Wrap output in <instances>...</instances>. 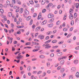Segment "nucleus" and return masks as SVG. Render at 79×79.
Wrapping results in <instances>:
<instances>
[{
  "mask_svg": "<svg viewBox=\"0 0 79 79\" xmlns=\"http://www.w3.org/2000/svg\"><path fill=\"white\" fill-rule=\"evenodd\" d=\"M43 46L46 49H48V48H50V47H51V46H50V45L49 44H47L46 45L43 44Z\"/></svg>",
  "mask_w": 79,
  "mask_h": 79,
  "instance_id": "1",
  "label": "nucleus"
},
{
  "mask_svg": "<svg viewBox=\"0 0 79 79\" xmlns=\"http://www.w3.org/2000/svg\"><path fill=\"white\" fill-rule=\"evenodd\" d=\"M76 70V68L75 67H72L71 69V72H75Z\"/></svg>",
  "mask_w": 79,
  "mask_h": 79,
  "instance_id": "2",
  "label": "nucleus"
},
{
  "mask_svg": "<svg viewBox=\"0 0 79 79\" xmlns=\"http://www.w3.org/2000/svg\"><path fill=\"white\" fill-rule=\"evenodd\" d=\"M53 17H54V15L52 14H49L48 15V18H53Z\"/></svg>",
  "mask_w": 79,
  "mask_h": 79,
  "instance_id": "3",
  "label": "nucleus"
},
{
  "mask_svg": "<svg viewBox=\"0 0 79 79\" xmlns=\"http://www.w3.org/2000/svg\"><path fill=\"white\" fill-rule=\"evenodd\" d=\"M52 5H53V4H52V3H49V4H48L47 8L48 9V10H50V8H49V6H52Z\"/></svg>",
  "mask_w": 79,
  "mask_h": 79,
  "instance_id": "4",
  "label": "nucleus"
},
{
  "mask_svg": "<svg viewBox=\"0 0 79 79\" xmlns=\"http://www.w3.org/2000/svg\"><path fill=\"white\" fill-rule=\"evenodd\" d=\"M24 13L26 15H29V12L27 9H25L24 10Z\"/></svg>",
  "mask_w": 79,
  "mask_h": 79,
  "instance_id": "5",
  "label": "nucleus"
},
{
  "mask_svg": "<svg viewBox=\"0 0 79 79\" xmlns=\"http://www.w3.org/2000/svg\"><path fill=\"white\" fill-rule=\"evenodd\" d=\"M38 36L41 40H42V39H44V36L41 35H39Z\"/></svg>",
  "mask_w": 79,
  "mask_h": 79,
  "instance_id": "6",
  "label": "nucleus"
},
{
  "mask_svg": "<svg viewBox=\"0 0 79 79\" xmlns=\"http://www.w3.org/2000/svg\"><path fill=\"white\" fill-rule=\"evenodd\" d=\"M64 64V60H62L60 61V66H63Z\"/></svg>",
  "mask_w": 79,
  "mask_h": 79,
  "instance_id": "7",
  "label": "nucleus"
},
{
  "mask_svg": "<svg viewBox=\"0 0 79 79\" xmlns=\"http://www.w3.org/2000/svg\"><path fill=\"white\" fill-rule=\"evenodd\" d=\"M6 3L7 5L6 4H5V7H6L7 6L10 5V2L9 1H6Z\"/></svg>",
  "mask_w": 79,
  "mask_h": 79,
  "instance_id": "8",
  "label": "nucleus"
},
{
  "mask_svg": "<svg viewBox=\"0 0 79 79\" xmlns=\"http://www.w3.org/2000/svg\"><path fill=\"white\" fill-rule=\"evenodd\" d=\"M23 56H18L17 57V59H22L23 58Z\"/></svg>",
  "mask_w": 79,
  "mask_h": 79,
  "instance_id": "9",
  "label": "nucleus"
},
{
  "mask_svg": "<svg viewBox=\"0 0 79 79\" xmlns=\"http://www.w3.org/2000/svg\"><path fill=\"white\" fill-rule=\"evenodd\" d=\"M0 16H1V17H2V18H5L4 19L6 20V16H5V15H3V14H1Z\"/></svg>",
  "mask_w": 79,
  "mask_h": 79,
  "instance_id": "10",
  "label": "nucleus"
},
{
  "mask_svg": "<svg viewBox=\"0 0 79 79\" xmlns=\"http://www.w3.org/2000/svg\"><path fill=\"white\" fill-rule=\"evenodd\" d=\"M69 18L70 19H71V20L73 19V15L70 14V15H69Z\"/></svg>",
  "mask_w": 79,
  "mask_h": 79,
  "instance_id": "11",
  "label": "nucleus"
},
{
  "mask_svg": "<svg viewBox=\"0 0 79 79\" xmlns=\"http://www.w3.org/2000/svg\"><path fill=\"white\" fill-rule=\"evenodd\" d=\"M74 10L72 9H70L69 11L70 14H72V13H73Z\"/></svg>",
  "mask_w": 79,
  "mask_h": 79,
  "instance_id": "12",
  "label": "nucleus"
},
{
  "mask_svg": "<svg viewBox=\"0 0 79 79\" xmlns=\"http://www.w3.org/2000/svg\"><path fill=\"white\" fill-rule=\"evenodd\" d=\"M41 14H42V12H40L39 13V15L38 17V19H40V18H41V17L42 16V15H41Z\"/></svg>",
  "mask_w": 79,
  "mask_h": 79,
  "instance_id": "13",
  "label": "nucleus"
},
{
  "mask_svg": "<svg viewBox=\"0 0 79 79\" xmlns=\"http://www.w3.org/2000/svg\"><path fill=\"white\" fill-rule=\"evenodd\" d=\"M76 77L77 78H79V73L78 72H77L75 75Z\"/></svg>",
  "mask_w": 79,
  "mask_h": 79,
  "instance_id": "14",
  "label": "nucleus"
},
{
  "mask_svg": "<svg viewBox=\"0 0 79 79\" xmlns=\"http://www.w3.org/2000/svg\"><path fill=\"white\" fill-rule=\"evenodd\" d=\"M8 32L10 34H11V32H14V29H11L10 30H8Z\"/></svg>",
  "mask_w": 79,
  "mask_h": 79,
  "instance_id": "15",
  "label": "nucleus"
},
{
  "mask_svg": "<svg viewBox=\"0 0 79 79\" xmlns=\"http://www.w3.org/2000/svg\"><path fill=\"white\" fill-rule=\"evenodd\" d=\"M31 67L30 66H28L27 68L28 71L30 72V71H31Z\"/></svg>",
  "mask_w": 79,
  "mask_h": 79,
  "instance_id": "16",
  "label": "nucleus"
},
{
  "mask_svg": "<svg viewBox=\"0 0 79 79\" xmlns=\"http://www.w3.org/2000/svg\"><path fill=\"white\" fill-rule=\"evenodd\" d=\"M24 11V9L23 8H21L20 9L19 13L20 14L23 13V12Z\"/></svg>",
  "mask_w": 79,
  "mask_h": 79,
  "instance_id": "17",
  "label": "nucleus"
},
{
  "mask_svg": "<svg viewBox=\"0 0 79 79\" xmlns=\"http://www.w3.org/2000/svg\"><path fill=\"white\" fill-rule=\"evenodd\" d=\"M52 32L51 31H49L46 33L47 35H51L52 34Z\"/></svg>",
  "mask_w": 79,
  "mask_h": 79,
  "instance_id": "18",
  "label": "nucleus"
},
{
  "mask_svg": "<svg viewBox=\"0 0 79 79\" xmlns=\"http://www.w3.org/2000/svg\"><path fill=\"white\" fill-rule=\"evenodd\" d=\"M57 55L58 56H61V55H63V54L62 53L60 52L58 53L57 54Z\"/></svg>",
  "mask_w": 79,
  "mask_h": 79,
  "instance_id": "19",
  "label": "nucleus"
},
{
  "mask_svg": "<svg viewBox=\"0 0 79 79\" xmlns=\"http://www.w3.org/2000/svg\"><path fill=\"white\" fill-rule=\"evenodd\" d=\"M40 27H37L35 29V31L38 32V31H39L40 30Z\"/></svg>",
  "mask_w": 79,
  "mask_h": 79,
  "instance_id": "20",
  "label": "nucleus"
},
{
  "mask_svg": "<svg viewBox=\"0 0 79 79\" xmlns=\"http://www.w3.org/2000/svg\"><path fill=\"white\" fill-rule=\"evenodd\" d=\"M73 63L75 64H77L78 63V60H74Z\"/></svg>",
  "mask_w": 79,
  "mask_h": 79,
  "instance_id": "21",
  "label": "nucleus"
},
{
  "mask_svg": "<svg viewBox=\"0 0 79 79\" xmlns=\"http://www.w3.org/2000/svg\"><path fill=\"white\" fill-rule=\"evenodd\" d=\"M47 23V21L46 20H45L42 23V25H44V24H46V23Z\"/></svg>",
  "mask_w": 79,
  "mask_h": 79,
  "instance_id": "22",
  "label": "nucleus"
},
{
  "mask_svg": "<svg viewBox=\"0 0 79 79\" xmlns=\"http://www.w3.org/2000/svg\"><path fill=\"white\" fill-rule=\"evenodd\" d=\"M64 71V69L63 68H62L61 69H60V73H63V72Z\"/></svg>",
  "mask_w": 79,
  "mask_h": 79,
  "instance_id": "23",
  "label": "nucleus"
},
{
  "mask_svg": "<svg viewBox=\"0 0 79 79\" xmlns=\"http://www.w3.org/2000/svg\"><path fill=\"white\" fill-rule=\"evenodd\" d=\"M31 79H37V77H34V76L33 75H32L31 77Z\"/></svg>",
  "mask_w": 79,
  "mask_h": 79,
  "instance_id": "24",
  "label": "nucleus"
},
{
  "mask_svg": "<svg viewBox=\"0 0 79 79\" xmlns=\"http://www.w3.org/2000/svg\"><path fill=\"white\" fill-rule=\"evenodd\" d=\"M8 16L9 17H11L12 16V13L11 12H9L8 13Z\"/></svg>",
  "mask_w": 79,
  "mask_h": 79,
  "instance_id": "25",
  "label": "nucleus"
},
{
  "mask_svg": "<svg viewBox=\"0 0 79 79\" xmlns=\"http://www.w3.org/2000/svg\"><path fill=\"white\" fill-rule=\"evenodd\" d=\"M45 0H42V1L41 2V4L42 5H44V4H45Z\"/></svg>",
  "mask_w": 79,
  "mask_h": 79,
  "instance_id": "26",
  "label": "nucleus"
},
{
  "mask_svg": "<svg viewBox=\"0 0 79 79\" xmlns=\"http://www.w3.org/2000/svg\"><path fill=\"white\" fill-rule=\"evenodd\" d=\"M71 35H72V34L71 33L69 34L67 36V38H69V37H71Z\"/></svg>",
  "mask_w": 79,
  "mask_h": 79,
  "instance_id": "27",
  "label": "nucleus"
},
{
  "mask_svg": "<svg viewBox=\"0 0 79 79\" xmlns=\"http://www.w3.org/2000/svg\"><path fill=\"white\" fill-rule=\"evenodd\" d=\"M57 42V40H54L52 41V44H55V43H56Z\"/></svg>",
  "mask_w": 79,
  "mask_h": 79,
  "instance_id": "28",
  "label": "nucleus"
},
{
  "mask_svg": "<svg viewBox=\"0 0 79 79\" xmlns=\"http://www.w3.org/2000/svg\"><path fill=\"white\" fill-rule=\"evenodd\" d=\"M39 57L40 58H44L45 56L43 55H41L39 56Z\"/></svg>",
  "mask_w": 79,
  "mask_h": 79,
  "instance_id": "29",
  "label": "nucleus"
},
{
  "mask_svg": "<svg viewBox=\"0 0 79 79\" xmlns=\"http://www.w3.org/2000/svg\"><path fill=\"white\" fill-rule=\"evenodd\" d=\"M12 3L13 5L15 4L16 3V1L15 0H12Z\"/></svg>",
  "mask_w": 79,
  "mask_h": 79,
  "instance_id": "30",
  "label": "nucleus"
},
{
  "mask_svg": "<svg viewBox=\"0 0 79 79\" xmlns=\"http://www.w3.org/2000/svg\"><path fill=\"white\" fill-rule=\"evenodd\" d=\"M63 31H64V32H66V31H68V28H64L63 29Z\"/></svg>",
  "mask_w": 79,
  "mask_h": 79,
  "instance_id": "31",
  "label": "nucleus"
},
{
  "mask_svg": "<svg viewBox=\"0 0 79 79\" xmlns=\"http://www.w3.org/2000/svg\"><path fill=\"white\" fill-rule=\"evenodd\" d=\"M79 3H76V8H79Z\"/></svg>",
  "mask_w": 79,
  "mask_h": 79,
  "instance_id": "32",
  "label": "nucleus"
},
{
  "mask_svg": "<svg viewBox=\"0 0 79 79\" xmlns=\"http://www.w3.org/2000/svg\"><path fill=\"white\" fill-rule=\"evenodd\" d=\"M31 19V16H28L27 18V21H29V20H30Z\"/></svg>",
  "mask_w": 79,
  "mask_h": 79,
  "instance_id": "33",
  "label": "nucleus"
},
{
  "mask_svg": "<svg viewBox=\"0 0 79 79\" xmlns=\"http://www.w3.org/2000/svg\"><path fill=\"white\" fill-rule=\"evenodd\" d=\"M66 15H65L64 16V18H63V20H66Z\"/></svg>",
  "mask_w": 79,
  "mask_h": 79,
  "instance_id": "34",
  "label": "nucleus"
},
{
  "mask_svg": "<svg viewBox=\"0 0 79 79\" xmlns=\"http://www.w3.org/2000/svg\"><path fill=\"white\" fill-rule=\"evenodd\" d=\"M69 79H73V76L71 75L69 76Z\"/></svg>",
  "mask_w": 79,
  "mask_h": 79,
  "instance_id": "35",
  "label": "nucleus"
},
{
  "mask_svg": "<svg viewBox=\"0 0 79 79\" xmlns=\"http://www.w3.org/2000/svg\"><path fill=\"white\" fill-rule=\"evenodd\" d=\"M34 6L35 8L37 7H39V5L38 4H37L35 5Z\"/></svg>",
  "mask_w": 79,
  "mask_h": 79,
  "instance_id": "36",
  "label": "nucleus"
},
{
  "mask_svg": "<svg viewBox=\"0 0 79 79\" xmlns=\"http://www.w3.org/2000/svg\"><path fill=\"white\" fill-rule=\"evenodd\" d=\"M46 73H47L45 72H44L43 73V77H44V76H45Z\"/></svg>",
  "mask_w": 79,
  "mask_h": 79,
  "instance_id": "37",
  "label": "nucleus"
},
{
  "mask_svg": "<svg viewBox=\"0 0 79 79\" xmlns=\"http://www.w3.org/2000/svg\"><path fill=\"white\" fill-rule=\"evenodd\" d=\"M70 24L71 26H73V25H74V21H72L71 22Z\"/></svg>",
  "mask_w": 79,
  "mask_h": 79,
  "instance_id": "38",
  "label": "nucleus"
},
{
  "mask_svg": "<svg viewBox=\"0 0 79 79\" xmlns=\"http://www.w3.org/2000/svg\"><path fill=\"white\" fill-rule=\"evenodd\" d=\"M29 2L30 3V4H31V5H32V4H34V2L32 0L31 1H29Z\"/></svg>",
  "mask_w": 79,
  "mask_h": 79,
  "instance_id": "39",
  "label": "nucleus"
},
{
  "mask_svg": "<svg viewBox=\"0 0 79 79\" xmlns=\"http://www.w3.org/2000/svg\"><path fill=\"white\" fill-rule=\"evenodd\" d=\"M53 21H54V19L52 18V19H51L50 20V23H52V22H53Z\"/></svg>",
  "mask_w": 79,
  "mask_h": 79,
  "instance_id": "40",
  "label": "nucleus"
},
{
  "mask_svg": "<svg viewBox=\"0 0 79 79\" xmlns=\"http://www.w3.org/2000/svg\"><path fill=\"white\" fill-rule=\"evenodd\" d=\"M0 12H1V13H4V10H3V9H1L0 10Z\"/></svg>",
  "mask_w": 79,
  "mask_h": 79,
  "instance_id": "41",
  "label": "nucleus"
},
{
  "mask_svg": "<svg viewBox=\"0 0 79 79\" xmlns=\"http://www.w3.org/2000/svg\"><path fill=\"white\" fill-rule=\"evenodd\" d=\"M42 73V71H39L38 73H37V74L38 75L39 74H41Z\"/></svg>",
  "mask_w": 79,
  "mask_h": 79,
  "instance_id": "42",
  "label": "nucleus"
},
{
  "mask_svg": "<svg viewBox=\"0 0 79 79\" xmlns=\"http://www.w3.org/2000/svg\"><path fill=\"white\" fill-rule=\"evenodd\" d=\"M63 43V41H61L59 42L58 44H62Z\"/></svg>",
  "mask_w": 79,
  "mask_h": 79,
  "instance_id": "43",
  "label": "nucleus"
},
{
  "mask_svg": "<svg viewBox=\"0 0 79 79\" xmlns=\"http://www.w3.org/2000/svg\"><path fill=\"white\" fill-rule=\"evenodd\" d=\"M14 61H16V62H17V63H19V62H20V60H15Z\"/></svg>",
  "mask_w": 79,
  "mask_h": 79,
  "instance_id": "44",
  "label": "nucleus"
},
{
  "mask_svg": "<svg viewBox=\"0 0 79 79\" xmlns=\"http://www.w3.org/2000/svg\"><path fill=\"white\" fill-rule=\"evenodd\" d=\"M46 10L45 9H44L42 10V13H45Z\"/></svg>",
  "mask_w": 79,
  "mask_h": 79,
  "instance_id": "45",
  "label": "nucleus"
},
{
  "mask_svg": "<svg viewBox=\"0 0 79 79\" xmlns=\"http://www.w3.org/2000/svg\"><path fill=\"white\" fill-rule=\"evenodd\" d=\"M65 76H66V73H64L62 75L61 77H64Z\"/></svg>",
  "mask_w": 79,
  "mask_h": 79,
  "instance_id": "46",
  "label": "nucleus"
},
{
  "mask_svg": "<svg viewBox=\"0 0 79 79\" xmlns=\"http://www.w3.org/2000/svg\"><path fill=\"white\" fill-rule=\"evenodd\" d=\"M66 56H63L62 57H61V59H64L65 58H66Z\"/></svg>",
  "mask_w": 79,
  "mask_h": 79,
  "instance_id": "47",
  "label": "nucleus"
},
{
  "mask_svg": "<svg viewBox=\"0 0 79 79\" xmlns=\"http://www.w3.org/2000/svg\"><path fill=\"white\" fill-rule=\"evenodd\" d=\"M34 41L35 42H38L39 41V40H38L36 39H35L34 40Z\"/></svg>",
  "mask_w": 79,
  "mask_h": 79,
  "instance_id": "48",
  "label": "nucleus"
},
{
  "mask_svg": "<svg viewBox=\"0 0 79 79\" xmlns=\"http://www.w3.org/2000/svg\"><path fill=\"white\" fill-rule=\"evenodd\" d=\"M48 27H52V24H49L48 25Z\"/></svg>",
  "mask_w": 79,
  "mask_h": 79,
  "instance_id": "49",
  "label": "nucleus"
},
{
  "mask_svg": "<svg viewBox=\"0 0 79 79\" xmlns=\"http://www.w3.org/2000/svg\"><path fill=\"white\" fill-rule=\"evenodd\" d=\"M60 24V21H58L56 23L57 25H59Z\"/></svg>",
  "mask_w": 79,
  "mask_h": 79,
  "instance_id": "50",
  "label": "nucleus"
},
{
  "mask_svg": "<svg viewBox=\"0 0 79 79\" xmlns=\"http://www.w3.org/2000/svg\"><path fill=\"white\" fill-rule=\"evenodd\" d=\"M67 42L68 43H71V39L68 40L67 41Z\"/></svg>",
  "mask_w": 79,
  "mask_h": 79,
  "instance_id": "51",
  "label": "nucleus"
},
{
  "mask_svg": "<svg viewBox=\"0 0 79 79\" xmlns=\"http://www.w3.org/2000/svg\"><path fill=\"white\" fill-rule=\"evenodd\" d=\"M26 45H31V43L29 42L25 44Z\"/></svg>",
  "mask_w": 79,
  "mask_h": 79,
  "instance_id": "52",
  "label": "nucleus"
},
{
  "mask_svg": "<svg viewBox=\"0 0 79 79\" xmlns=\"http://www.w3.org/2000/svg\"><path fill=\"white\" fill-rule=\"evenodd\" d=\"M47 67H49L50 66V63L49 62L47 63Z\"/></svg>",
  "mask_w": 79,
  "mask_h": 79,
  "instance_id": "53",
  "label": "nucleus"
},
{
  "mask_svg": "<svg viewBox=\"0 0 79 79\" xmlns=\"http://www.w3.org/2000/svg\"><path fill=\"white\" fill-rule=\"evenodd\" d=\"M33 17L34 18H35V17H36L37 16V14L36 13H35L33 15Z\"/></svg>",
  "mask_w": 79,
  "mask_h": 79,
  "instance_id": "54",
  "label": "nucleus"
},
{
  "mask_svg": "<svg viewBox=\"0 0 79 79\" xmlns=\"http://www.w3.org/2000/svg\"><path fill=\"white\" fill-rule=\"evenodd\" d=\"M10 43L11 44L12 43V41H13V38H10Z\"/></svg>",
  "mask_w": 79,
  "mask_h": 79,
  "instance_id": "55",
  "label": "nucleus"
},
{
  "mask_svg": "<svg viewBox=\"0 0 79 79\" xmlns=\"http://www.w3.org/2000/svg\"><path fill=\"white\" fill-rule=\"evenodd\" d=\"M75 49L76 50H79V46L78 47H76Z\"/></svg>",
  "mask_w": 79,
  "mask_h": 79,
  "instance_id": "56",
  "label": "nucleus"
},
{
  "mask_svg": "<svg viewBox=\"0 0 79 79\" xmlns=\"http://www.w3.org/2000/svg\"><path fill=\"white\" fill-rule=\"evenodd\" d=\"M50 56L51 57H53L54 56V54L52 53L50 55Z\"/></svg>",
  "mask_w": 79,
  "mask_h": 79,
  "instance_id": "57",
  "label": "nucleus"
},
{
  "mask_svg": "<svg viewBox=\"0 0 79 79\" xmlns=\"http://www.w3.org/2000/svg\"><path fill=\"white\" fill-rule=\"evenodd\" d=\"M50 38V37H49V36H47L46 37V40H48V39H49V38Z\"/></svg>",
  "mask_w": 79,
  "mask_h": 79,
  "instance_id": "58",
  "label": "nucleus"
},
{
  "mask_svg": "<svg viewBox=\"0 0 79 79\" xmlns=\"http://www.w3.org/2000/svg\"><path fill=\"white\" fill-rule=\"evenodd\" d=\"M33 22V21H32V20H31L30 22V25H31L32 24V22Z\"/></svg>",
  "mask_w": 79,
  "mask_h": 79,
  "instance_id": "59",
  "label": "nucleus"
},
{
  "mask_svg": "<svg viewBox=\"0 0 79 79\" xmlns=\"http://www.w3.org/2000/svg\"><path fill=\"white\" fill-rule=\"evenodd\" d=\"M73 27H72L70 29L69 31H73Z\"/></svg>",
  "mask_w": 79,
  "mask_h": 79,
  "instance_id": "60",
  "label": "nucleus"
},
{
  "mask_svg": "<svg viewBox=\"0 0 79 79\" xmlns=\"http://www.w3.org/2000/svg\"><path fill=\"white\" fill-rule=\"evenodd\" d=\"M36 73H37V71H34L33 72V74H36Z\"/></svg>",
  "mask_w": 79,
  "mask_h": 79,
  "instance_id": "61",
  "label": "nucleus"
},
{
  "mask_svg": "<svg viewBox=\"0 0 79 79\" xmlns=\"http://www.w3.org/2000/svg\"><path fill=\"white\" fill-rule=\"evenodd\" d=\"M23 7V8H26V4H23L22 6Z\"/></svg>",
  "mask_w": 79,
  "mask_h": 79,
  "instance_id": "62",
  "label": "nucleus"
},
{
  "mask_svg": "<svg viewBox=\"0 0 79 79\" xmlns=\"http://www.w3.org/2000/svg\"><path fill=\"white\" fill-rule=\"evenodd\" d=\"M74 18H76L77 17V13H75L74 14Z\"/></svg>",
  "mask_w": 79,
  "mask_h": 79,
  "instance_id": "63",
  "label": "nucleus"
},
{
  "mask_svg": "<svg viewBox=\"0 0 79 79\" xmlns=\"http://www.w3.org/2000/svg\"><path fill=\"white\" fill-rule=\"evenodd\" d=\"M52 59H48V61H52Z\"/></svg>",
  "mask_w": 79,
  "mask_h": 79,
  "instance_id": "64",
  "label": "nucleus"
}]
</instances>
